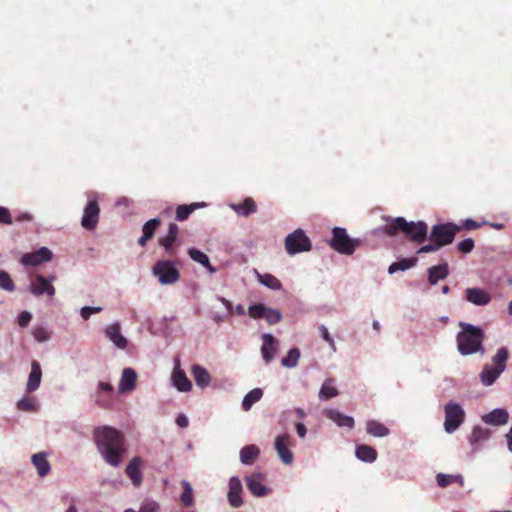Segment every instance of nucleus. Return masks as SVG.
I'll use <instances>...</instances> for the list:
<instances>
[{
  "label": "nucleus",
  "instance_id": "f257e3e1",
  "mask_svg": "<svg viewBox=\"0 0 512 512\" xmlns=\"http://www.w3.org/2000/svg\"><path fill=\"white\" fill-rule=\"evenodd\" d=\"M93 440L107 464L120 466L126 452L125 437L121 431L108 425L98 426L93 430Z\"/></svg>",
  "mask_w": 512,
  "mask_h": 512
},
{
  "label": "nucleus",
  "instance_id": "f03ea898",
  "mask_svg": "<svg viewBox=\"0 0 512 512\" xmlns=\"http://www.w3.org/2000/svg\"><path fill=\"white\" fill-rule=\"evenodd\" d=\"M382 231L388 236H396L401 232L411 241L421 244L427 239L428 225L423 221L408 222L404 217H397L391 219Z\"/></svg>",
  "mask_w": 512,
  "mask_h": 512
},
{
  "label": "nucleus",
  "instance_id": "7ed1b4c3",
  "mask_svg": "<svg viewBox=\"0 0 512 512\" xmlns=\"http://www.w3.org/2000/svg\"><path fill=\"white\" fill-rule=\"evenodd\" d=\"M461 331L457 335L458 350L462 355H471L477 352L484 353V331L469 323L460 322Z\"/></svg>",
  "mask_w": 512,
  "mask_h": 512
},
{
  "label": "nucleus",
  "instance_id": "20e7f679",
  "mask_svg": "<svg viewBox=\"0 0 512 512\" xmlns=\"http://www.w3.org/2000/svg\"><path fill=\"white\" fill-rule=\"evenodd\" d=\"M508 356L509 352L507 348L501 347L497 350L492 358L494 365L486 364L480 373V379L483 385L490 386L498 379L506 368Z\"/></svg>",
  "mask_w": 512,
  "mask_h": 512
},
{
  "label": "nucleus",
  "instance_id": "39448f33",
  "mask_svg": "<svg viewBox=\"0 0 512 512\" xmlns=\"http://www.w3.org/2000/svg\"><path fill=\"white\" fill-rule=\"evenodd\" d=\"M329 245L340 254L352 255L360 246V240L351 238L345 228L335 227Z\"/></svg>",
  "mask_w": 512,
  "mask_h": 512
},
{
  "label": "nucleus",
  "instance_id": "423d86ee",
  "mask_svg": "<svg viewBox=\"0 0 512 512\" xmlns=\"http://www.w3.org/2000/svg\"><path fill=\"white\" fill-rule=\"evenodd\" d=\"M461 230V227L455 223L447 222L433 225L430 232V241H435L440 247L451 244L454 238Z\"/></svg>",
  "mask_w": 512,
  "mask_h": 512
},
{
  "label": "nucleus",
  "instance_id": "0eeeda50",
  "mask_svg": "<svg viewBox=\"0 0 512 512\" xmlns=\"http://www.w3.org/2000/svg\"><path fill=\"white\" fill-rule=\"evenodd\" d=\"M153 274L163 285L176 283L180 278V272L170 260H159L152 268Z\"/></svg>",
  "mask_w": 512,
  "mask_h": 512
},
{
  "label": "nucleus",
  "instance_id": "6e6552de",
  "mask_svg": "<svg viewBox=\"0 0 512 512\" xmlns=\"http://www.w3.org/2000/svg\"><path fill=\"white\" fill-rule=\"evenodd\" d=\"M444 412V429L447 433H453L464 422L465 412L461 405L453 401H450L445 405Z\"/></svg>",
  "mask_w": 512,
  "mask_h": 512
},
{
  "label": "nucleus",
  "instance_id": "1a4fd4ad",
  "mask_svg": "<svg viewBox=\"0 0 512 512\" xmlns=\"http://www.w3.org/2000/svg\"><path fill=\"white\" fill-rule=\"evenodd\" d=\"M285 248L290 255L306 252L311 250V241L302 229H296L286 237Z\"/></svg>",
  "mask_w": 512,
  "mask_h": 512
},
{
  "label": "nucleus",
  "instance_id": "9d476101",
  "mask_svg": "<svg viewBox=\"0 0 512 512\" xmlns=\"http://www.w3.org/2000/svg\"><path fill=\"white\" fill-rule=\"evenodd\" d=\"M55 280V275H50L46 278L40 274H36L31 278L29 290L35 296H42L46 294L52 298L56 293V290L52 284Z\"/></svg>",
  "mask_w": 512,
  "mask_h": 512
},
{
  "label": "nucleus",
  "instance_id": "9b49d317",
  "mask_svg": "<svg viewBox=\"0 0 512 512\" xmlns=\"http://www.w3.org/2000/svg\"><path fill=\"white\" fill-rule=\"evenodd\" d=\"M100 215V207L97 200H90L84 208L81 225L84 229L92 231L96 228Z\"/></svg>",
  "mask_w": 512,
  "mask_h": 512
},
{
  "label": "nucleus",
  "instance_id": "f8f14e48",
  "mask_svg": "<svg viewBox=\"0 0 512 512\" xmlns=\"http://www.w3.org/2000/svg\"><path fill=\"white\" fill-rule=\"evenodd\" d=\"M291 443V437L288 434H282L278 435L275 438V449L276 452L281 459V461L285 465H291L294 460L293 453L290 450Z\"/></svg>",
  "mask_w": 512,
  "mask_h": 512
},
{
  "label": "nucleus",
  "instance_id": "ddd939ff",
  "mask_svg": "<svg viewBox=\"0 0 512 512\" xmlns=\"http://www.w3.org/2000/svg\"><path fill=\"white\" fill-rule=\"evenodd\" d=\"M178 233H179V228H178L177 224L170 223L169 227H168L167 235L160 237L158 239V244L164 248L165 253L168 256L173 257V256H176V254H177L175 242L177 240Z\"/></svg>",
  "mask_w": 512,
  "mask_h": 512
},
{
  "label": "nucleus",
  "instance_id": "4468645a",
  "mask_svg": "<svg viewBox=\"0 0 512 512\" xmlns=\"http://www.w3.org/2000/svg\"><path fill=\"white\" fill-rule=\"evenodd\" d=\"M143 465V459L139 456H135L126 466L125 473L135 487H139L143 482V474L141 471Z\"/></svg>",
  "mask_w": 512,
  "mask_h": 512
},
{
  "label": "nucleus",
  "instance_id": "2eb2a0df",
  "mask_svg": "<svg viewBox=\"0 0 512 512\" xmlns=\"http://www.w3.org/2000/svg\"><path fill=\"white\" fill-rule=\"evenodd\" d=\"M51 258L52 252L48 248L42 247L34 252L24 254L21 258V263L25 266H38L43 262L51 260Z\"/></svg>",
  "mask_w": 512,
  "mask_h": 512
},
{
  "label": "nucleus",
  "instance_id": "dca6fc26",
  "mask_svg": "<svg viewBox=\"0 0 512 512\" xmlns=\"http://www.w3.org/2000/svg\"><path fill=\"white\" fill-rule=\"evenodd\" d=\"M248 490L256 497L266 496L270 490L263 484L264 476L255 473L245 478Z\"/></svg>",
  "mask_w": 512,
  "mask_h": 512
},
{
  "label": "nucleus",
  "instance_id": "f3484780",
  "mask_svg": "<svg viewBox=\"0 0 512 512\" xmlns=\"http://www.w3.org/2000/svg\"><path fill=\"white\" fill-rule=\"evenodd\" d=\"M242 483L236 476L231 477L229 480V491L227 494L229 504L234 508H239L243 504L241 497Z\"/></svg>",
  "mask_w": 512,
  "mask_h": 512
},
{
  "label": "nucleus",
  "instance_id": "a211bd4d",
  "mask_svg": "<svg viewBox=\"0 0 512 512\" xmlns=\"http://www.w3.org/2000/svg\"><path fill=\"white\" fill-rule=\"evenodd\" d=\"M465 299L477 306H485L490 303L491 295L481 288H467L465 290Z\"/></svg>",
  "mask_w": 512,
  "mask_h": 512
},
{
  "label": "nucleus",
  "instance_id": "6ab92c4d",
  "mask_svg": "<svg viewBox=\"0 0 512 512\" xmlns=\"http://www.w3.org/2000/svg\"><path fill=\"white\" fill-rule=\"evenodd\" d=\"M173 385L181 392L190 391L192 383L188 379L186 373L180 368L179 364H176L172 372Z\"/></svg>",
  "mask_w": 512,
  "mask_h": 512
},
{
  "label": "nucleus",
  "instance_id": "aec40b11",
  "mask_svg": "<svg viewBox=\"0 0 512 512\" xmlns=\"http://www.w3.org/2000/svg\"><path fill=\"white\" fill-rule=\"evenodd\" d=\"M107 337L120 349L127 347V339L121 334L119 323H113L106 328Z\"/></svg>",
  "mask_w": 512,
  "mask_h": 512
},
{
  "label": "nucleus",
  "instance_id": "412c9836",
  "mask_svg": "<svg viewBox=\"0 0 512 512\" xmlns=\"http://www.w3.org/2000/svg\"><path fill=\"white\" fill-rule=\"evenodd\" d=\"M508 412L505 409L497 408L482 416V421L489 425H503L508 422Z\"/></svg>",
  "mask_w": 512,
  "mask_h": 512
},
{
  "label": "nucleus",
  "instance_id": "4be33fe9",
  "mask_svg": "<svg viewBox=\"0 0 512 512\" xmlns=\"http://www.w3.org/2000/svg\"><path fill=\"white\" fill-rule=\"evenodd\" d=\"M136 378V372L132 368H125L120 379L119 392L124 393L134 390Z\"/></svg>",
  "mask_w": 512,
  "mask_h": 512
},
{
  "label": "nucleus",
  "instance_id": "5701e85b",
  "mask_svg": "<svg viewBox=\"0 0 512 512\" xmlns=\"http://www.w3.org/2000/svg\"><path fill=\"white\" fill-rule=\"evenodd\" d=\"M161 221L159 218H153L147 221L142 228L143 235L139 238L138 244L145 247L147 242L151 240L155 234V231L160 226Z\"/></svg>",
  "mask_w": 512,
  "mask_h": 512
},
{
  "label": "nucleus",
  "instance_id": "b1692460",
  "mask_svg": "<svg viewBox=\"0 0 512 512\" xmlns=\"http://www.w3.org/2000/svg\"><path fill=\"white\" fill-rule=\"evenodd\" d=\"M42 370L39 362L33 361L31 363V372L29 374L28 382H27V391L34 392L36 391L41 383Z\"/></svg>",
  "mask_w": 512,
  "mask_h": 512
},
{
  "label": "nucleus",
  "instance_id": "393cba45",
  "mask_svg": "<svg viewBox=\"0 0 512 512\" xmlns=\"http://www.w3.org/2000/svg\"><path fill=\"white\" fill-rule=\"evenodd\" d=\"M448 275L449 269L447 263L432 266L428 269V282L430 285H435L439 280L447 278Z\"/></svg>",
  "mask_w": 512,
  "mask_h": 512
},
{
  "label": "nucleus",
  "instance_id": "a878e982",
  "mask_svg": "<svg viewBox=\"0 0 512 512\" xmlns=\"http://www.w3.org/2000/svg\"><path fill=\"white\" fill-rule=\"evenodd\" d=\"M191 373L197 386L206 388L210 385L211 376L209 372L201 365H193L191 368Z\"/></svg>",
  "mask_w": 512,
  "mask_h": 512
},
{
  "label": "nucleus",
  "instance_id": "bb28decb",
  "mask_svg": "<svg viewBox=\"0 0 512 512\" xmlns=\"http://www.w3.org/2000/svg\"><path fill=\"white\" fill-rule=\"evenodd\" d=\"M230 207L240 216L247 217L257 211L256 202L251 198L247 197L242 203L231 204Z\"/></svg>",
  "mask_w": 512,
  "mask_h": 512
},
{
  "label": "nucleus",
  "instance_id": "cd10ccee",
  "mask_svg": "<svg viewBox=\"0 0 512 512\" xmlns=\"http://www.w3.org/2000/svg\"><path fill=\"white\" fill-rule=\"evenodd\" d=\"M262 338L263 345L261 348V353L265 362L270 363L274 358L276 340L271 334H264Z\"/></svg>",
  "mask_w": 512,
  "mask_h": 512
},
{
  "label": "nucleus",
  "instance_id": "c85d7f7f",
  "mask_svg": "<svg viewBox=\"0 0 512 512\" xmlns=\"http://www.w3.org/2000/svg\"><path fill=\"white\" fill-rule=\"evenodd\" d=\"M490 435L491 432L489 429L480 426L474 427L472 434L469 438V441L473 446V451L475 452L476 450H478L480 443L488 440Z\"/></svg>",
  "mask_w": 512,
  "mask_h": 512
},
{
  "label": "nucleus",
  "instance_id": "c756f323",
  "mask_svg": "<svg viewBox=\"0 0 512 512\" xmlns=\"http://www.w3.org/2000/svg\"><path fill=\"white\" fill-rule=\"evenodd\" d=\"M327 417L336 423L339 427H347L350 429L354 427V419L351 416L344 415L337 410H328Z\"/></svg>",
  "mask_w": 512,
  "mask_h": 512
},
{
  "label": "nucleus",
  "instance_id": "7c9ffc66",
  "mask_svg": "<svg viewBox=\"0 0 512 512\" xmlns=\"http://www.w3.org/2000/svg\"><path fill=\"white\" fill-rule=\"evenodd\" d=\"M32 463L36 467L40 477H44L50 472V464L45 453L40 452L34 454L32 456Z\"/></svg>",
  "mask_w": 512,
  "mask_h": 512
},
{
  "label": "nucleus",
  "instance_id": "2f4dec72",
  "mask_svg": "<svg viewBox=\"0 0 512 512\" xmlns=\"http://www.w3.org/2000/svg\"><path fill=\"white\" fill-rule=\"evenodd\" d=\"M260 450L256 445L244 446L240 451V460L245 465H251L259 457Z\"/></svg>",
  "mask_w": 512,
  "mask_h": 512
},
{
  "label": "nucleus",
  "instance_id": "473e14b6",
  "mask_svg": "<svg viewBox=\"0 0 512 512\" xmlns=\"http://www.w3.org/2000/svg\"><path fill=\"white\" fill-rule=\"evenodd\" d=\"M356 457L364 462L372 463L377 458V451L369 445H358L355 451Z\"/></svg>",
  "mask_w": 512,
  "mask_h": 512
},
{
  "label": "nucleus",
  "instance_id": "72a5a7b5",
  "mask_svg": "<svg viewBox=\"0 0 512 512\" xmlns=\"http://www.w3.org/2000/svg\"><path fill=\"white\" fill-rule=\"evenodd\" d=\"M255 275H256L257 280L262 285L266 286L267 288H269L271 290H280L282 288V284H281L280 280L272 274H269V273L261 274L257 270H255Z\"/></svg>",
  "mask_w": 512,
  "mask_h": 512
},
{
  "label": "nucleus",
  "instance_id": "f704fd0d",
  "mask_svg": "<svg viewBox=\"0 0 512 512\" xmlns=\"http://www.w3.org/2000/svg\"><path fill=\"white\" fill-rule=\"evenodd\" d=\"M206 204L204 202H194L189 205L183 204L179 205L176 209V220L184 221L188 219L191 213H193L197 208L204 207Z\"/></svg>",
  "mask_w": 512,
  "mask_h": 512
},
{
  "label": "nucleus",
  "instance_id": "c9c22d12",
  "mask_svg": "<svg viewBox=\"0 0 512 512\" xmlns=\"http://www.w3.org/2000/svg\"><path fill=\"white\" fill-rule=\"evenodd\" d=\"M366 431L374 437H385L390 432L384 424L376 420H370L367 422Z\"/></svg>",
  "mask_w": 512,
  "mask_h": 512
},
{
  "label": "nucleus",
  "instance_id": "e433bc0d",
  "mask_svg": "<svg viewBox=\"0 0 512 512\" xmlns=\"http://www.w3.org/2000/svg\"><path fill=\"white\" fill-rule=\"evenodd\" d=\"M339 394V391L334 386L333 379H326L322 384L319 391V398L322 400H328L330 398L336 397Z\"/></svg>",
  "mask_w": 512,
  "mask_h": 512
},
{
  "label": "nucleus",
  "instance_id": "4c0bfd02",
  "mask_svg": "<svg viewBox=\"0 0 512 512\" xmlns=\"http://www.w3.org/2000/svg\"><path fill=\"white\" fill-rule=\"evenodd\" d=\"M437 484L444 488L449 486L452 483H457L460 487L464 485V479L461 475H450L439 473L436 476Z\"/></svg>",
  "mask_w": 512,
  "mask_h": 512
},
{
  "label": "nucleus",
  "instance_id": "58836bf2",
  "mask_svg": "<svg viewBox=\"0 0 512 512\" xmlns=\"http://www.w3.org/2000/svg\"><path fill=\"white\" fill-rule=\"evenodd\" d=\"M263 396V391L260 388H255L251 391H249L243 401H242V408L245 411H248L251 409L252 405L256 402H258Z\"/></svg>",
  "mask_w": 512,
  "mask_h": 512
},
{
  "label": "nucleus",
  "instance_id": "ea45409f",
  "mask_svg": "<svg viewBox=\"0 0 512 512\" xmlns=\"http://www.w3.org/2000/svg\"><path fill=\"white\" fill-rule=\"evenodd\" d=\"M181 485L183 488V492L180 496V501L185 507H190L194 503V494H193L192 486L186 480H183L181 482Z\"/></svg>",
  "mask_w": 512,
  "mask_h": 512
},
{
  "label": "nucleus",
  "instance_id": "a19ab883",
  "mask_svg": "<svg viewBox=\"0 0 512 512\" xmlns=\"http://www.w3.org/2000/svg\"><path fill=\"white\" fill-rule=\"evenodd\" d=\"M416 263H417V258H404L397 262L392 263L388 268V272L390 274H393L399 270L404 271V270H407V269L415 266Z\"/></svg>",
  "mask_w": 512,
  "mask_h": 512
},
{
  "label": "nucleus",
  "instance_id": "79ce46f5",
  "mask_svg": "<svg viewBox=\"0 0 512 512\" xmlns=\"http://www.w3.org/2000/svg\"><path fill=\"white\" fill-rule=\"evenodd\" d=\"M188 254L191 257V259L194 260L195 262H198L204 267H207L210 271H214V269L210 265L208 256L202 251L196 248H190L188 250Z\"/></svg>",
  "mask_w": 512,
  "mask_h": 512
},
{
  "label": "nucleus",
  "instance_id": "37998d69",
  "mask_svg": "<svg viewBox=\"0 0 512 512\" xmlns=\"http://www.w3.org/2000/svg\"><path fill=\"white\" fill-rule=\"evenodd\" d=\"M300 358V350L298 348H292L289 350L287 355L282 358L281 364L287 368L296 367Z\"/></svg>",
  "mask_w": 512,
  "mask_h": 512
},
{
  "label": "nucleus",
  "instance_id": "c03bdc74",
  "mask_svg": "<svg viewBox=\"0 0 512 512\" xmlns=\"http://www.w3.org/2000/svg\"><path fill=\"white\" fill-rule=\"evenodd\" d=\"M96 404L103 409H110L113 405V394L96 391Z\"/></svg>",
  "mask_w": 512,
  "mask_h": 512
},
{
  "label": "nucleus",
  "instance_id": "a18cd8bd",
  "mask_svg": "<svg viewBox=\"0 0 512 512\" xmlns=\"http://www.w3.org/2000/svg\"><path fill=\"white\" fill-rule=\"evenodd\" d=\"M264 319L269 325H274L281 321L282 313L279 309L266 307Z\"/></svg>",
  "mask_w": 512,
  "mask_h": 512
},
{
  "label": "nucleus",
  "instance_id": "49530a36",
  "mask_svg": "<svg viewBox=\"0 0 512 512\" xmlns=\"http://www.w3.org/2000/svg\"><path fill=\"white\" fill-rule=\"evenodd\" d=\"M17 408L22 411L33 412L37 409L34 397H24L17 403Z\"/></svg>",
  "mask_w": 512,
  "mask_h": 512
},
{
  "label": "nucleus",
  "instance_id": "de8ad7c7",
  "mask_svg": "<svg viewBox=\"0 0 512 512\" xmlns=\"http://www.w3.org/2000/svg\"><path fill=\"white\" fill-rule=\"evenodd\" d=\"M0 288L9 292L15 290V285L11 276L4 270H0Z\"/></svg>",
  "mask_w": 512,
  "mask_h": 512
},
{
  "label": "nucleus",
  "instance_id": "09e8293b",
  "mask_svg": "<svg viewBox=\"0 0 512 512\" xmlns=\"http://www.w3.org/2000/svg\"><path fill=\"white\" fill-rule=\"evenodd\" d=\"M265 312L266 306L261 303L250 305L248 308V314L253 319L264 318Z\"/></svg>",
  "mask_w": 512,
  "mask_h": 512
},
{
  "label": "nucleus",
  "instance_id": "8fccbe9b",
  "mask_svg": "<svg viewBox=\"0 0 512 512\" xmlns=\"http://www.w3.org/2000/svg\"><path fill=\"white\" fill-rule=\"evenodd\" d=\"M474 241L472 238H466L457 244V249L463 254H468L474 249Z\"/></svg>",
  "mask_w": 512,
  "mask_h": 512
},
{
  "label": "nucleus",
  "instance_id": "3c124183",
  "mask_svg": "<svg viewBox=\"0 0 512 512\" xmlns=\"http://www.w3.org/2000/svg\"><path fill=\"white\" fill-rule=\"evenodd\" d=\"M321 337L329 344L333 351H336V346L333 338L330 336L328 329L324 325L318 327Z\"/></svg>",
  "mask_w": 512,
  "mask_h": 512
},
{
  "label": "nucleus",
  "instance_id": "603ef678",
  "mask_svg": "<svg viewBox=\"0 0 512 512\" xmlns=\"http://www.w3.org/2000/svg\"><path fill=\"white\" fill-rule=\"evenodd\" d=\"M13 218L8 208L0 206V223L1 224H12Z\"/></svg>",
  "mask_w": 512,
  "mask_h": 512
},
{
  "label": "nucleus",
  "instance_id": "864d4df0",
  "mask_svg": "<svg viewBox=\"0 0 512 512\" xmlns=\"http://www.w3.org/2000/svg\"><path fill=\"white\" fill-rule=\"evenodd\" d=\"M33 336L39 342H43L49 339V334L44 327L35 328L33 330Z\"/></svg>",
  "mask_w": 512,
  "mask_h": 512
},
{
  "label": "nucleus",
  "instance_id": "5fc2aeb1",
  "mask_svg": "<svg viewBox=\"0 0 512 512\" xmlns=\"http://www.w3.org/2000/svg\"><path fill=\"white\" fill-rule=\"evenodd\" d=\"M459 226L461 227V229L470 231L480 228L482 226V223H479L473 219H466L462 221V224Z\"/></svg>",
  "mask_w": 512,
  "mask_h": 512
},
{
  "label": "nucleus",
  "instance_id": "6e6d98bb",
  "mask_svg": "<svg viewBox=\"0 0 512 512\" xmlns=\"http://www.w3.org/2000/svg\"><path fill=\"white\" fill-rule=\"evenodd\" d=\"M441 247L435 241H430L429 244L423 245L417 251L418 254L430 253L439 250Z\"/></svg>",
  "mask_w": 512,
  "mask_h": 512
},
{
  "label": "nucleus",
  "instance_id": "4d7b16f0",
  "mask_svg": "<svg viewBox=\"0 0 512 512\" xmlns=\"http://www.w3.org/2000/svg\"><path fill=\"white\" fill-rule=\"evenodd\" d=\"M102 311V308L101 307H90V306H85L81 309L80 311V314H81V317L85 320L89 319V317L91 316V314L93 313H99Z\"/></svg>",
  "mask_w": 512,
  "mask_h": 512
},
{
  "label": "nucleus",
  "instance_id": "13d9d810",
  "mask_svg": "<svg viewBox=\"0 0 512 512\" xmlns=\"http://www.w3.org/2000/svg\"><path fill=\"white\" fill-rule=\"evenodd\" d=\"M32 319V315L28 311H23L18 316V324L20 327H27Z\"/></svg>",
  "mask_w": 512,
  "mask_h": 512
},
{
  "label": "nucleus",
  "instance_id": "bf43d9fd",
  "mask_svg": "<svg viewBox=\"0 0 512 512\" xmlns=\"http://www.w3.org/2000/svg\"><path fill=\"white\" fill-rule=\"evenodd\" d=\"M159 504L155 501H149L142 504L139 512H158Z\"/></svg>",
  "mask_w": 512,
  "mask_h": 512
},
{
  "label": "nucleus",
  "instance_id": "052dcab7",
  "mask_svg": "<svg viewBox=\"0 0 512 512\" xmlns=\"http://www.w3.org/2000/svg\"><path fill=\"white\" fill-rule=\"evenodd\" d=\"M97 391H101L108 394H113L114 389L110 383L99 382Z\"/></svg>",
  "mask_w": 512,
  "mask_h": 512
},
{
  "label": "nucleus",
  "instance_id": "680f3d73",
  "mask_svg": "<svg viewBox=\"0 0 512 512\" xmlns=\"http://www.w3.org/2000/svg\"><path fill=\"white\" fill-rule=\"evenodd\" d=\"M176 423L181 428H186L189 424L188 418L184 414H180L176 418Z\"/></svg>",
  "mask_w": 512,
  "mask_h": 512
},
{
  "label": "nucleus",
  "instance_id": "e2e57ef3",
  "mask_svg": "<svg viewBox=\"0 0 512 512\" xmlns=\"http://www.w3.org/2000/svg\"><path fill=\"white\" fill-rule=\"evenodd\" d=\"M296 432L299 437L304 438L307 432L306 426L303 423L296 424Z\"/></svg>",
  "mask_w": 512,
  "mask_h": 512
},
{
  "label": "nucleus",
  "instance_id": "0e129e2a",
  "mask_svg": "<svg viewBox=\"0 0 512 512\" xmlns=\"http://www.w3.org/2000/svg\"><path fill=\"white\" fill-rule=\"evenodd\" d=\"M32 215L29 214V213H22L20 215H18L16 218H15V221L16 222H24V221H31L32 220Z\"/></svg>",
  "mask_w": 512,
  "mask_h": 512
},
{
  "label": "nucleus",
  "instance_id": "69168bd1",
  "mask_svg": "<svg viewBox=\"0 0 512 512\" xmlns=\"http://www.w3.org/2000/svg\"><path fill=\"white\" fill-rule=\"evenodd\" d=\"M220 301L223 303V305L226 307L229 313H233V305L229 300H227L224 297H221Z\"/></svg>",
  "mask_w": 512,
  "mask_h": 512
},
{
  "label": "nucleus",
  "instance_id": "338daca9",
  "mask_svg": "<svg viewBox=\"0 0 512 512\" xmlns=\"http://www.w3.org/2000/svg\"><path fill=\"white\" fill-rule=\"evenodd\" d=\"M233 312L238 315H245L246 311L243 305L238 304L235 308L233 307Z\"/></svg>",
  "mask_w": 512,
  "mask_h": 512
},
{
  "label": "nucleus",
  "instance_id": "774afa93",
  "mask_svg": "<svg viewBox=\"0 0 512 512\" xmlns=\"http://www.w3.org/2000/svg\"><path fill=\"white\" fill-rule=\"evenodd\" d=\"M507 443H508V449L512 452V435L507 434Z\"/></svg>",
  "mask_w": 512,
  "mask_h": 512
}]
</instances>
